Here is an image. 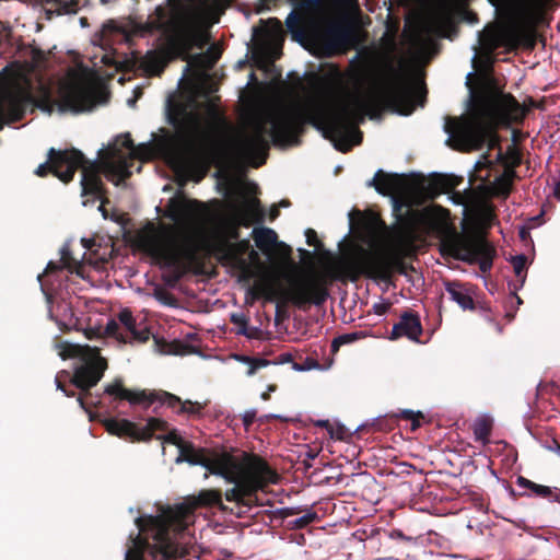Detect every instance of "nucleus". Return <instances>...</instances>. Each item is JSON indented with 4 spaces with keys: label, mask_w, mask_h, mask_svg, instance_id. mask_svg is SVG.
Returning <instances> with one entry per match:
<instances>
[{
    "label": "nucleus",
    "mask_w": 560,
    "mask_h": 560,
    "mask_svg": "<svg viewBox=\"0 0 560 560\" xmlns=\"http://www.w3.org/2000/svg\"><path fill=\"white\" fill-rule=\"evenodd\" d=\"M416 97H421L420 83L393 61H386L368 88L341 96L293 100L252 116L232 141V150L240 162L259 167L266 162L270 140L278 147L296 145L304 125L311 124L336 149L346 152L361 142L362 133L357 126L365 115L378 118L385 109L410 115Z\"/></svg>",
    "instance_id": "f257e3e1"
},
{
    "label": "nucleus",
    "mask_w": 560,
    "mask_h": 560,
    "mask_svg": "<svg viewBox=\"0 0 560 560\" xmlns=\"http://www.w3.org/2000/svg\"><path fill=\"white\" fill-rule=\"evenodd\" d=\"M26 57L24 62H11L0 72V130L20 120L34 104L51 103L56 94L62 112L81 113L94 107V73L88 67L78 63L55 81L46 73L44 51L32 47Z\"/></svg>",
    "instance_id": "f03ea898"
},
{
    "label": "nucleus",
    "mask_w": 560,
    "mask_h": 560,
    "mask_svg": "<svg viewBox=\"0 0 560 560\" xmlns=\"http://www.w3.org/2000/svg\"><path fill=\"white\" fill-rule=\"evenodd\" d=\"M217 4L218 0H167L144 23L107 21L94 42L107 49L116 43H130L133 37L158 35L160 49L148 51L141 67L147 73L159 75L170 60L187 59L194 47H202L205 36L199 26L210 20Z\"/></svg>",
    "instance_id": "7ed1b4c3"
},
{
    "label": "nucleus",
    "mask_w": 560,
    "mask_h": 560,
    "mask_svg": "<svg viewBox=\"0 0 560 560\" xmlns=\"http://www.w3.org/2000/svg\"><path fill=\"white\" fill-rule=\"evenodd\" d=\"M369 186H374L384 196L393 195V210L400 224L397 243L401 250L412 244L417 233L434 234L441 237L443 247L455 258L478 262L483 273L491 269L495 255L493 246L482 237H465L453 231L448 211L442 207L415 209L417 197L402 176L380 170Z\"/></svg>",
    "instance_id": "20e7f679"
},
{
    "label": "nucleus",
    "mask_w": 560,
    "mask_h": 560,
    "mask_svg": "<svg viewBox=\"0 0 560 560\" xmlns=\"http://www.w3.org/2000/svg\"><path fill=\"white\" fill-rule=\"evenodd\" d=\"M361 275L386 279L390 275L388 262L381 255L360 248L349 256L325 265L323 272H305L291 280L290 288L281 283V273L260 266L252 291L268 301L280 300L302 307L305 304L322 305L328 298V284L334 280H357Z\"/></svg>",
    "instance_id": "39448f33"
},
{
    "label": "nucleus",
    "mask_w": 560,
    "mask_h": 560,
    "mask_svg": "<svg viewBox=\"0 0 560 560\" xmlns=\"http://www.w3.org/2000/svg\"><path fill=\"white\" fill-rule=\"evenodd\" d=\"M152 156L153 150L149 144L136 147L130 136L126 133L114 139L98 163L85 161L83 154L74 149L65 151L50 149L48 162L40 164L35 173L38 176H45L51 172L60 180L68 183L72 180L75 171L81 168L82 194L101 198L103 195L101 172L109 182L119 185L131 175V167L136 161L150 160Z\"/></svg>",
    "instance_id": "423d86ee"
},
{
    "label": "nucleus",
    "mask_w": 560,
    "mask_h": 560,
    "mask_svg": "<svg viewBox=\"0 0 560 560\" xmlns=\"http://www.w3.org/2000/svg\"><path fill=\"white\" fill-rule=\"evenodd\" d=\"M222 506L221 493L208 489L197 497L175 506H168L160 515L138 517L139 534L126 552V560H174L186 552L188 517L198 506Z\"/></svg>",
    "instance_id": "0eeeda50"
},
{
    "label": "nucleus",
    "mask_w": 560,
    "mask_h": 560,
    "mask_svg": "<svg viewBox=\"0 0 560 560\" xmlns=\"http://www.w3.org/2000/svg\"><path fill=\"white\" fill-rule=\"evenodd\" d=\"M173 224H164L159 231L140 238V246L163 267H175L184 260H192L207 242L212 213L196 200L175 201L170 205Z\"/></svg>",
    "instance_id": "6e6552de"
},
{
    "label": "nucleus",
    "mask_w": 560,
    "mask_h": 560,
    "mask_svg": "<svg viewBox=\"0 0 560 560\" xmlns=\"http://www.w3.org/2000/svg\"><path fill=\"white\" fill-rule=\"evenodd\" d=\"M525 115L526 108L511 94L497 90L485 92L472 100L468 115L446 118V143L459 151L478 150L486 142L493 149L497 145L494 127L522 121Z\"/></svg>",
    "instance_id": "1a4fd4ad"
},
{
    "label": "nucleus",
    "mask_w": 560,
    "mask_h": 560,
    "mask_svg": "<svg viewBox=\"0 0 560 560\" xmlns=\"http://www.w3.org/2000/svg\"><path fill=\"white\" fill-rule=\"evenodd\" d=\"M211 474L220 475L234 487L225 492L228 501L241 502L268 485L278 482V475L256 455L242 457L215 453L210 459H194Z\"/></svg>",
    "instance_id": "9d476101"
},
{
    "label": "nucleus",
    "mask_w": 560,
    "mask_h": 560,
    "mask_svg": "<svg viewBox=\"0 0 560 560\" xmlns=\"http://www.w3.org/2000/svg\"><path fill=\"white\" fill-rule=\"evenodd\" d=\"M292 39L314 54L331 56L350 45L351 32L308 8L293 10L285 19Z\"/></svg>",
    "instance_id": "9b49d317"
},
{
    "label": "nucleus",
    "mask_w": 560,
    "mask_h": 560,
    "mask_svg": "<svg viewBox=\"0 0 560 560\" xmlns=\"http://www.w3.org/2000/svg\"><path fill=\"white\" fill-rule=\"evenodd\" d=\"M262 210L256 198L245 197L231 203V228L229 236H221L213 245L219 259L241 271L246 277L253 276L252 265L259 261V255L250 248L248 240L237 241L238 226H248L262 218Z\"/></svg>",
    "instance_id": "f8f14e48"
},
{
    "label": "nucleus",
    "mask_w": 560,
    "mask_h": 560,
    "mask_svg": "<svg viewBox=\"0 0 560 560\" xmlns=\"http://www.w3.org/2000/svg\"><path fill=\"white\" fill-rule=\"evenodd\" d=\"M553 0H515L513 18L498 32L490 34L486 45L490 51L500 47L515 49L520 46L533 49L536 45V27L546 22L547 11Z\"/></svg>",
    "instance_id": "ddd939ff"
},
{
    "label": "nucleus",
    "mask_w": 560,
    "mask_h": 560,
    "mask_svg": "<svg viewBox=\"0 0 560 560\" xmlns=\"http://www.w3.org/2000/svg\"><path fill=\"white\" fill-rule=\"evenodd\" d=\"M56 347L62 359L79 361L70 378V386L88 392L101 381L107 369V361L100 354L97 347L68 341L60 342Z\"/></svg>",
    "instance_id": "4468645a"
},
{
    "label": "nucleus",
    "mask_w": 560,
    "mask_h": 560,
    "mask_svg": "<svg viewBox=\"0 0 560 560\" xmlns=\"http://www.w3.org/2000/svg\"><path fill=\"white\" fill-rule=\"evenodd\" d=\"M452 27V14L440 7L416 22L407 34V43L415 57L423 59L432 56L436 48V37L446 36Z\"/></svg>",
    "instance_id": "2eb2a0df"
},
{
    "label": "nucleus",
    "mask_w": 560,
    "mask_h": 560,
    "mask_svg": "<svg viewBox=\"0 0 560 560\" xmlns=\"http://www.w3.org/2000/svg\"><path fill=\"white\" fill-rule=\"evenodd\" d=\"M105 393L116 399L128 400L130 404H143L149 406L155 399L162 401L173 408L176 413H187L189 416H198L201 413L205 405L198 401L182 400L179 397L167 392L150 393L132 392L122 387L120 382L109 384L105 387Z\"/></svg>",
    "instance_id": "dca6fc26"
},
{
    "label": "nucleus",
    "mask_w": 560,
    "mask_h": 560,
    "mask_svg": "<svg viewBox=\"0 0 560 560\" xmlns=\"http://www.w3.org/2000/svg\"><path fill=\"white\" fill-rule=\"evenodd\" d=\"M104 425L108 433L132 441H147L155 431H166V422L158 418H150L144 427L126 419H106Z\"/></svg>",
    "instance_id": "f3484780"
},
{
    "label": "nucleus",
    "mask_w": 560,
    "mask_h": 560,
    "mask_svg": "<svg viewBox=\"0 0 560 560\" xmlns=\"http://www.w3.org/2000/svg\"><path fill=\"white\" fill-rule=\"evenodd\" d=\"M105 332L121 342H144L149 339V331L138 328L132 313L127 308L118 314L117 319L107 323Z\"/></svg>",
    "instance_id": "a211bd4d"
},
{
    "label": "nucleus",
    "mask_w": 560,
    "mask_h": 560,
    "mask_svg": "<svg viewBox=\"0 0 560 560\" xmlns=\"http://www.w3.org/2000/svg\"><path fill=\"white\" fill-rule=\"evenodd\" d=\"M173 124L180 142L184 144L195 143L205 132V121L196 110H180L173 117Z\"/></svg>",
    "instance_id": "6ab92c4d"
},
{
    "label": "nucleus",
    "mask_w": 560,
    "mask_h": 560,
    "mask_svg": "<svg viewBox=\"0 0 560 560\" xmlns=\"http://www.w3.org/2000/svg\"><path fill=\"white\" fill-rule=\"evenodd\" d=\"M158 439H162L166 443L176 445L179 448V456L176 462H188L192 465H201L192 459H210L215 453H210L205 450H197L189 443L183 440V438L175 431H170L166 435H158Z\"/></svg>",
    "instance_id": "aec40b11"
},
{
    "label": "nucleus",
    "mask_w": 560,
    "mask_h": 560,
    "mask_svg": "<svg viewBox=\"0 0 560 560\" xmlns=\"http://www.w3.org/2000/svg\"><path fill=\"white\" fill-rule=\"evenodd\" d=\"M422 332L420 318L412 313H405L400 320L394 325L392 329V339L407 337L411 340H417Z\"/></svg>",
    "instance_id": "412c9836"
},
{
    "label": "nucleus",
    "mask_w": 560,
    "mask_h": 560,
    "mask_svg": "<svg viewBox=\"0 0 560 560\" xmlns=\"http://www.w3.org/2000/svg\"><path fill=\"white\" fill-rule=\"evenodd\" d=\"M445 291L448 293L450 299L457 303L463 310H474V287L470 284L448 281L445 282Z\"/></svg>",
    "instance_id": "4be33fe9"
},
{
    "label": "nucleus",
    "mask_w": 560,
    "mask_h": 560,
    "mask_svg": "<svg viewBox=\"0 0 560 560\" xmlns=\"http://www.w3.org/2000/svg\"><path fill=\"white\" fill-rule=\"evenodd\" d=\"M253 236L256 246L265 254H270L277 244V233L271 229H254Z\"/></svg>",
    "instance_id": "5701e85b"
},
{
    "label": "nucleus",
    "mask_w": 560,
    "mask_h": 560,
    "mask_svg": "<svg viewBox=\"0 0 560 560\" xmlns=\"http://www.w3.org/2000/svg\"><path fill=\"white\" fill-rule=\"evenodd\" d=\"M516 483L521 488H526L532 490L536 495L542 497V498H551L552 497V490L551 488L542 485H537L529 479L520 476L516 480Z\"/></svg>",
    "instance_id": "b1692460"
},
{
    "label": "nucleus",
    "mask_w": 560,
    "mask_h": 560,
    "mask_svg": "<svg viewBox=\"0 0 560 560\" xmlns=\"http://www.w3.org/2000/svg\"><path fill=\"white\" fill-rule=\"evenodd\" d=\"M511 187H512V176L508 173H504L501 176H499L498 178H495V180L492 184L491 189L495 196L506 197L511 191Z\"/></svg>",
    "instance_id": "393cba45"
},
{
    "label": "nucleus",
    "mask_w": 560,
    "mask_h": 560,
    "mask_svg": "<svg viewBox=\"0 0 560 560\" xmlns=\"http://www.w3.org/2000/svg\"><path fill=\"white\" fill-rule=\"evenodd\" d=\"M59 308L62 310V315L60 318L58 317L56 319L57 324L65 329L75 328L78 325V318L74 316L72 310L67 304L60 305Z\"/></svg>",
    "instance_id": "a878e982"
},
{
    "label": "nucleus",
    "mask_w": 560,
    "mask_h": 560,
    "mask_svg": "<svg viewBox=\"0 0 560 560\" xmlns=\"http://www.w3.org/2000/svg\"><path fill=\"white\" fill-rule=\"evenodd\" d=\"M48 2L54 3L59 14L75 12L78 5V0H48Z\"/></svg>",
    "instance_id": "bb28decb"
},
{
    "label": "nucleus",
    "mask_w": 560,
    "mask_h": 560,
    "mask_svg": "<svg viewBox=\"0 0 560 560\" xmlns=\"http://www.w3.org/2000/svg\"><path fill=\"white\" fill-rule=\"evenodd\" d=\"M491 431V422L488 419H478L475 423L474 433L478 440L488 438Z\"/></svg>",
    "instance_id": "cd10ccee"
},
{
    "label": "nucleus",
    "mask_w": 560,
    "mask_h": 560,
    "mask_svg": "<svg viewBox=\"0 0 560 560\" xmlns=\"http://www.w3.org/2000/svg\"><path fill=\"white\" fill-rule=\"evenodd\" d=\"M219 55L217 52L208 51L207 54H200L192 57L194 62L203 67L211 68L218 60Z\"/></svg>",
    "instance_id": "c85d7f7f"
},
{
    "label": "nucleus",
    "mask_w": 560,
    "mask_h": 560,
    "mask_svg": "<svg viewBox=\"0 0 560 560\" xmlns=\"http://www.w3.org/2000/svg\"><path fill=\"white\" fill-rule=\"evenodd\" d=\"M515 275L524 282V272L526 269L527 258L524 255L514 256L511 259Z\"/></svg>",
    "instance_id": "c756f323"
},
{
    "label": "nucleus",
    "mask_w": 560,
    "mask_h": 560,
    "mask_svg": "<svg viewBox=\"0 0 560 560\" xmlns=\"http://www.w3.org/2000/svg\"><path fill=\"white\" fill-rule=\"evenodd\" d=\"M236 359L242 362H245L249 365V368L247 370L248 376L254 375L258 368L265 366L267 364L266 360H256V359H252L249 357H244V355H237Z\"/></svg>",
    "instance_id": "7c9ffc66"
},
{
    "label": "nucleus",
    "mask_w": 560,
    "mask_h": 560,
    "mask_svg": "<svg viewBox=\"0 0 560 560\" xmlns=\"http://www.w3.org/2000/svg\"><path fill=\"white\" fill-rule=\"evenodd\" d=\"M400 417L411 421V430L416 431L420 427L421 412H413L412 410H402Z\"/></svg>",
    "instance_id": "2f4dec72"
},
{
    "label": "nucleus",
    "mask_w": 560,
    "mask_h": 560,
    "mask_svg": "<svg viewBox=\"0 0 560 560\" xmlns=\"http://www.w3.org/2000/svg\"><path fill=\"white\" fill-rule=\"evenodd\" d=\"M353 339H354V337L352 335H342V336L335 338L331 342L332 352H337L341 345L348 343V342L352 341Z\"/></svg>",
    "instance_id": "473e14b6"
},
{
    "label": "nucleus",
    "mask_w": 560,
    "mask_h": 560,
    "mask_svg": "<svg viewBox=\"0 0 560 560\" xmlns=\"http://www.w3.org/2000/svg\"><path fill=\"white\" fill-rule=\"evenodd\" d=\"M63 376L66 377V376H68V374L66 372H62L56 376L57 388L62 390L66 396L71 397L74 395V392L72 389H69L66 385H63V383H62Z\"/></svg>",
    "instance_id": "72a5a7b5"
},
{
    "label": "nucleus",
    "mask_w": 560,
    "mask_h": 560,
    "mask_svg": "<svg viewBox=\"0 0 560 560\" xmlns=\"http://www.w3.org/2000/svg\"><path fill=\"white\" fill-rule=\"evenodd\" d=\"M256 416L257 411L255 409H248L243 413L242 420L245 428H248L254 423Z\"/></svg>",
    "instance_id": "f704fd0d"
},
{
    "label": "nucleus",
    "mask_w": 560,
    "mask_h": 560,
    "mask_svg": "<svg viewBox=\"0 0 560 560\" xmlns=\"http://www.w3.org/2000/svg\"><path fill=\"white\" fill-rule=\"evenodd\" d=\"M381 224L382 222L376 217L371 218L366 224L368 232L370 234H375L381 228Z\"/></svg>",
    "instance_id": "c9c22d12"
},
{
    "label": "nucleus",
    "mask_w": 560,
    "mask_h": 560,
    "mask_svg": "<svg viewBox=\"0 0 560 560\" xmlns=\"http://www.w3.org/2000/svg\"><path fill=\"white\" fill-rule=\"evenodd\" d=\"M438 184L442 190H448L454 187L453 179L447 176H440L438 178Z\"/></svg>",
    "instance_id": "e433bc0d"
},
{
    "label": "nucleus",
    "mask_w": 560,
    "mask_h": 560,
    "mask_svg": "<svg viewBox=\"0 0 560 560\" xmlns=\"http://www.w3.org/2000/svg\"><path fill=\"white\" fill-rule=\"evenodd\" d=\"M305 236H306L307 245H310V246H318L317 234H316V232L314 230L307 229L305 231Z\"/></svg>",
    "instance_id": "4c0bfd02"
},
{
    "label": "nucleus",
    "mask_w": 560,
    "mask_h": 560,
    "mask_svg": "<svg viewBox=\"0 0 560 560\" xmlns=\"http://www.w3.org/2000/svg\"><path fill=\"white\" fill-rule=\"evenodd\" d=\"M492 162L489 161L488 156L487 155H482L476 163L475 167H476V171H481L482 168L487 167L488 165H490Z\"/></svg>",
    "instance_id": "58836bf2"
},
{
    "label": "nucleus",
    "mask_w": 560,
    "mask_h": 560,
    "mask_svg": "<svg viewBox=\"0 0 560 560\" xmlns=\"http://www.w3.org/2000/svg\"><path fill=\"white\" fill-rule=\"evenodd\" d=\"M270 23L275 24V36L280 37L282 39L283 37V27L280 21L278 20H270Z\"/></svg>",
    "instance_id": "ea45409f"
},
{
    "label": "nucleus",
    "mask_w": 560,
    "mask_h": 560,
    "mask_svg": "<svg viewBox=\"0 0 560 560\" xmlns=\"http://www.w3.org/2000/svg\"><path fill=\"white\" fill-rule=\"evenodd\" d=\"M82 245L84 248L92 250L95 246V240L93 238H82Z\"/></svg>",
    "instance_id": "a19ab883"
},
{
    "label": "nucleus",
    "mask_w": 560,
    "mask_h": 560,
    "mask_svg": "<svg viewBox=\"0 0 560 560\" xmlns=\"http://www.w3.org/2000/svg\"><path fill=\"white\" fill-rule=\"evenodd\" d=\"M373 308H374V312L376 314L382 315V314H384L387 311V305L383 304V303H380V304H375L373 306Z\"/></svg>",
    "instance_id": "79ce46f5"
},
{
    "label": "nucleus",
    "mask_w": 560,
    "mask_h": 560,
    "mask_svg": "<svg viewBox=\"0 0 560 560\" xmlns=\"http://www.w3.org/2000/svg\"><path fill=\"white\" fill-rule=\"evenodd\" d=\"M275 390H276V386H275V385H270V386L268 387V390L261 394V399H264V400H268V399H269V397H270V393H271V392H275Z\"/></svg>",
    "instance_id": "37998d69"
},
{
    "label": "nucleus",
    "mask_w": 560,
    "mask_h": 560,
    "mask_svg": "<svg viewBox=\"0 0 560 560\" xmlns=\"http://www.w3.org/2000/svg\"><path fill=\"white\" fill-rule=\"evenodd\" d=\"M102 61H103L104 63H106V65H110V63L113 62V59H112V57H110V56L105 55V56H103Z\"/></svg>",
    "instance_id": "c03bdc74"
},
{
    "label": "nucleus",
    "mask_w": 560,
    "mask_h": 560,
    "mask_svg": "<svg viewBox=\"0 0 560 560\" xmlns=\"http://www.w3.org/2000/svg\"><path fill=\"white\" fill-rule=\"evenodd\" d=\"M279 215V210L277 208H273L270 212L271 220L276 219Z\"/></svg>",
    "instance_id": "a18cd8bd"
},
{
    "label": "nucleus",
    "mask_w": 560,
    "mask_h": 560,
    "mask_svg": "<svg viewBox=\"0 0 560 560\" xmlns=\"http://www.w3.org/2000/svg\"><path fill=\"white\" fill-rule=\"evenodd\" d=\"M318 427H327L329 424L328 420H319L316 422Z\"/></svg>",
    "instance_id": "49530a36"
},
{
    "label": "nucleus",
    "mask_w": 560,
    "mask_h": 560,
    "mask_svg": "<svg viewBox=\"0 0 560 560\" xmlns=\"http://www.w3.org/2000/svg\"><path fill=\"white\" fill-rule=\"evenodd\" d=\"M78 401H79L80 406H81L83 409H85V406H84V399H83V397H82V396H79V397H78Z\"/></svg>",
    "instance_id": "de8ad7c7"
},
{
    "label": "nucleus",
    "mask_w": 560,
    "mask_h": 560,
    "mask_svg": "<svg viewBox=\"0 0 560 560\" xmlns=\"http://www.w3.org/2000/svg\"><path fill=\"white\" fill-rule=\"evenodd\" d=\"M55 268H56V265L54 262H49L48 266H47L46 271L52 270Z\"/></svg>",
    "instance_id": "09e8293b"
},
{
    "label": "nucleus",
    "mask_w": 560,
    "mask_h": 560,
    "mask_svg": "<svg viewBox=\"0 0 560 560\" xmlns=\"http://www.w3.org/2000/svg\"><path fill=\"white\" fill-rule=\"evenodd\" d=\"M62 261L65 264V266H68V258L66 257V254L63 253V257H62Z\"/></svg>",
    "instance_id": "8fccbe9b"
},
{
    "label": "nucleus",
    "mask_w": 560,
    "mask_h": 560,
    "mask_svg": "<svg viewBox=\"0 0 560 560\" xmlns=\"http://www.w3.org/2000/svg\"><path fill=\"white\" fill-rule=\"evenodd\" d=\"M232 322L235 323V324L238 323V319H237V317L235 315L232 316Z\"/></svg>",
    "instance_id": "3c124183"
},
{
    "label": "nucleus",
    "mask_w": 560,
    "mask_h": 560,
    "mask_svg": "<svg viewBox=\"0 0 560 560\" xmlns=\"http://www.w3.org/2000/svg\"><path fill=\"white\" fill-rule=\"evenodd\" d=\"M295 369L299 370V371L305 370V368H301V366H295Z\"/></svg>",
    "instance_id": "603ef678"
},
{
    "label": "nucleus",
    "mask_w": 560,
    "mask_h": 560,
    "mask_svg": "<svg viewBox=\"0 0 560 560\" xmlns=\"http://www.w3.org/2000/svg\"><path fill=\"white\" fill-rule=\"evenodd\" d=\"M281 206L287 207V206H288V202H287V201H282V202H281Z\"/></svg>",
    "instance_id": "864d4df0"
}]
</instances>
